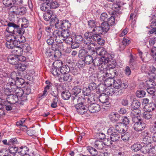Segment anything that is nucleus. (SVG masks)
I'll use <instances>...</instances> for the list:
<instances>
[{
	"label": "nucleus",
	"mask_w": 156,
	"mask_h": 156,
	"mask_svg": "<svg viewBox=\"0 0 156 156\" xmlns=\"http://www.w3.org/2000/svg\"><path fill=\"white\" fill-rule=\"evenodd\" d=\"M81 91V89L78 86H74L72 89V99L74 103L81 102L83 99L82 97H79L77 95Z\"/></svg>",
	"instance_id": "nucleus-6"
},
{
	"label": "nucleus",
	"mask_w": 156,
	"mask_h": 156,
	"mask_svg": "<svg viewBox=\"0 0 156 156\" xmlns=\"http://www.w3.org/2000/svg\"><path fill=\"white\" fill-rule=\"evenodd\" d=\"M129 119L127 117L125 116L123 117L122 122L121 123L123 124V126L125 128H126L127 127V125L129 124Z\"/></svg>",
	"instance_id": "nucleus-59"
},
{
	"label": "nucleus",
	"mask_w": 156,
	"mask_h": 156,
	"mask_svg": "<svg viewBox=\"0 0 156 156\" xmlns=\"http://www.w3.org/2000/svg\"><path fill=\"white\" fill-rule=\"evenodd\" d=\"M24 46V44H21L17 45L14 48L13 50L12 51V52L15 55H14V56H16V57L19 55L23 54V48Z\"/></svg>",
	"instance_id": "nucleus-15"
},
{
	"label": "nucleus",
	"mask_w": 156,
	"mask_h": 156,
	"mask_svg": "<svg viewBox=\"0 0 156 156\" xmlns=\"http://www.w3.org/2000/svg\"><path fill=\"white\" fill-rule=\"evenodd\" d=\"M115 128V130L117 132L119 133H122L125 131V127L123 126V124L121 122H118L115 125L114 127Z\"/></svg>",
	"instance_id": "nucleus-28"
},
{
	"label": "nucleus",
	"mask_w": 156,
	"mask_h": 156,
	"mask_svg": "<svg viewBox=\"0 0 156 156\" xmlns=\"http://www.w3.org/2000/svg\"><path fill=\"white\" fill-rule=\"evenodd\" d=\"M151 149V146L147 144L141 147V151L143 153H147L150 151V149Z\"/></svg>",
	"instance_id": "nucleus-44"
},
{
	"label": "nucleus",
	"mask_w": 156,
	"mask_h": 156,
	"mask_svg": "<svg viewBox=\"0 0 156 156\" xmlns=\"http://www.w3.org/2000/svg\"><path fill=\"white\" fill-rule=\"evenodd\" d=\"M58 19L57 17L55 15H54L52 16V17L51 18L50 20V24L51 25L55 26V24L58 21Z\"/></svg>",
	"instance_id": "nucleus-58"
},
{
	"label": "nucleus",
	"mask_w": 156,
	"mask_h": 156,
	"mask_svg": "<svg viewBox=\"0 0 156 156\" xmlns=\"http://www.w3.org/2000/svg\"><path fill=\"white\" fill-rule=\"evenodd\" d=\"M109 118L110 120L113 122L118 121L119 119V115L116 112L111 113L109 115Z\"/></svg>",
	"instance_id": "nucleus-29"
},
{
	"label": "nucleus",
	"mask_w": 156,
	"mask_h": 156,
	"mask_svg": "<svg viewBox=\"0 0 156 156\" xmlns=\"http://www.w3.org/2000/svg\"><path fill=\"white\" fill-rule=\"evenodd\" d=\"M115 90V88L112 86L107 87V89L105 90V93L108 95L112 96L114 94V91Z\"/></svg>",
	"instance_id": "nucleus-36"
},
{
	"label": "nucleus",
	"mask_w": 156,
	"mask_h": 156,
	"mask_svg": "<svg viewBox=\"0 0 156 156\" xmlns=\"http://www.w3.org/2000/svg\"><path fill=\"white\" fill-rule=\"evenodd\" d=\"M18 152L23 156L29 155V149L26 146L21 147L18 149Z\"/></svg>",
	"instance_id": "nucleus-30"
},
{
	"label": "nucleus",
	"mask_w": 156,
	"mask_h": 156,
	"mask_svg": "<svg viewBox=\"0 0 156 156\" xmlns=\"http://www.w3.org/2000/svg\"><path fill=\"white\" fill-rule=\"evenodd\" d=\"M101 81L102 82H104V84L107 87H111L114 82V79L110 77L106 78L105 77V78L101 79Z\"/></svg>",
	"instance_id": "nucleus-26"
},
{
	"label": "nucleus",
	"mask_w": 156,
	"mask_h": 156,
	"mask_svg": "<svg viewBox=\"0 0 156 156\" xmlns=\"http://www.w3.org/2000/svg\"><path fill=\"white\" fill-rule=\"evenodd\" d=\"M130 113V116L133 118V121L135 122V120H138V117L141 115V111L139 109H132Z\"/></svg>",
	"instance_id": "nucleus-17"
},
{
	"label": "nucleus",
	"mask_w": 156,
	"mask_h": 156,
	"mask_svg": "<svg viewBox=\"0 0 156 156\" xmlns=\"http://www.w3.org/2000/svg\"><path fill=\"white\" fill-rule=\"evenodd\" d=\"M62 35L60 30H56L53 32V35L56 42L62 44V43L65 41V39L63 38Z\"/></svg>",
	"instance_id": "nucleus-11"
},
{
	"label": "nucleus",
	"mask_w": 156,
	"mask_h": 156,
	"mask_svg": "<svg viewBox=\"0 0 156 156\" xmlns=\"http://www.w3.org/2000/svg\"><path fill=\"white\" fill-rule=\"evenodd\" d=\"M3 3L5 6L9 7L10 10H12L15 6L13 5V0H3Z\"/></svg>",
	"instance_id": "nucleus-35"
},
{
	"label": "nucleus",
	"mask_w": 156,
	"mask_h": 156,
	"mask_svg": "<svg viewBox=\"0 0 156 156\" xmlns=\"http://www.w3.org/2000/svg\"><path fill=\"white\" fill-rule=\"evenodd\" d=\"M97 55L101 56L100 59L94 60L95 66H98L99 68H115L116 65L115 60L112 61L114 58L113 54L108 53L105 48L102 47L95 48Z\"/></svg>",
	"instance_id": "nucleus-1"
},
{
	"label": "nucleus",
	"mask_w": 156,
	"mask_h": 156,
	"mask_svg": "<svg viewBox=\"0 0 156 156\" xmlns=\"http://www.w3.org/2000/svg\"><path fill=\"white\" fill-rule=\"evenodd\" d=\"M46 3L50 9L57 8L59 5V4L55 0H47Z\"/></svg>",
	"instance_id": "nucleus-22"
},
{
	"label": "nucleus",
	"mask_w": 156,
	"mask_h": 156,
	"mask_svg": "<svg viewBox=\"0 0 156 156\" xmlns=\"http://www.w3.org/2000/svg\"><path fill=\"white\" fill-rule=\"evenodd\" d=\"M25 120L24 119H22L20 121L17 122L16 125L17 126H20L21 129H26L27 128V126L25 125H23V124L24 123Z\"/></svg>",
	"instance_id": "nucleus-60"
},
{
	"label": "nucleus",
	"mask_w": 156,
	"mask_h": 156,
	"mask_svg": "<svg viewBox=\"0 0 156 156\" xmlns=\"http://www.w3.org/2000/svg\"><path fill=\"white\" fill-rule=\"evenodd\" d=\"M26 69H20L18 70V74L20 76H24L26 78H28L27 75L28 73H27V71L25 70Z\"/></svg>",
	"instance_id": "nucleus-54"
},
{
	"label": "nucleus",
	"mask_w": 156,
	"mask_h": 156,
	"mask_svg": "<svg viewBox=\"0 0 156 156\" xmlns=\"http://www.w3.org/2000/svg\"><path fill=\"white\" fill-rule=\"evenodd\" d=\"M140 106V102L137 100H133L130 105V109H139Z\"/></svg>",
	"instance_id": "nucleus-34"
},
{
	"label": "nucleus",
	"mask_w": 156,
	"mask_h": 156,
	"mask_svg": "<svg viewBox=\"0 0 156 156\" xmlns=\"http://www.w3.org/2000/svg\"><path fill=\"white\" fill-rule=\"evenodd\" d=\"M146 94L145 92L142 90H139L136 91V95L138 98H141L144 97Z\"/></svg>",
	"instance_id": "nucleus-61"
},
{
	"label": "nucleus",
	"mask_w": 156,
	"mask_h": 156,
	"mask_svg": "<svg viewBox=\"0 0 156 156\" xmlns=\"http://www.w3.org/2000/svg\"><path fill=\"white\" fill-rule=\"evenodd\" d=\"M62 22V29L69 30L71 26V23L69 21L67 20H63Z\"/></svg>",
	"instance_id": "nucleus-38"
},
{
	"label": "nucleus",
	"mask_w": 156,
	"mask_h": 156,
	"mask_svg": "<svg viewBox=\"0 0 156 156\" xmlns=\"http://www.w3.org/2000/svg\"><path fill=\"white\" fill-rule=\"evenodd\" d=\"M78 56L87 64H89L93 62L94 66H95L94 64V60L96 59H99V58H96L93 60L92 57L89 54L88 52L84 49L80 50L79 51Z\"/></svg>",
	"instance_id": "nucleus-3"
},
{
	"label": "nucleus",
	"mask_w": 156,
	"mask_h": 156,
	"mask_svg": "<svg viewBox=\"0 0 156 156\" xmlns=\"http://www.w3.org/2000/svg\"><path fill=\"white\" fill-rule=\"evenodd\" d=\"M154 110L153 106H150V105L146 106L145 110L143 114V117L146 119H149L152 118L153 113L152 111Z\"/></svg>",
	"instance_id": "nucleus-10"
},
{
	"label": "nucleus",
	"mask_w": 156,
	"mask_h": 156,
	"mask_svg": "<svg viewBox=\"0 0 156 156\" xmlns=\"http://www.w3.org/2000/svg\"><path fill=\"white\" fill-rule=\"evenodd\" d=\"M62 98L65 100H68L70 97L71 94L68 90L63 91L61 94Z\"/></svg>",
	"instance_id": "nucleus-39"
},
{
	"label": "nucleus",
	"mask_w": 156,
	"mask_h": 156,
	"mask_svg": "<svg viewBox=\"0 0 156 156\" xmlns=\"http://www.w3.org/2000/svg\"><path fill=\"white\" fill-rule=\"evenodd\" d=\"M22 34L13 35V38L15 39V41L18 45L23 44V43L26 41L25 37Z\"/></svg>",
	"instance_id": "nucleus-19"
},
{
	"label": "nucleus",
	"mask_w": 156,
	"mask_h": 156,
	"mask_svg": "<svg viewBox=\"0 0 156 156\" xmlns=\"http://www.w3.org/2000/svg\"><path fill=\"white\" fill-rule=\"evenodd\" d=\"M83 43L85 44H91L92 41L91 37L90 36V31L85 33L84 34Z\"/></svg>",
	"instance_id": "nucleus-24"
},
{
	"label": "nucleus",
	"mask_w": 156,
	"mask_h": 156,
	"mask_svg": "<svg viewBox=\"0 0 156 156\" xmlns=\"http://www.w3.org/2000/svg\"><path fill=\"white\" fill-rule=\"evenodd\" d=\"M121 139L124 141H127L130 137V135L128 133H123L121 136Z\"/></svg>",
	"instance_id": "nucleus-43"
},
{
	"label": "nucleus",
	"mask_w": 156,
	"mask_h": 156,
	"mask_svg": "<svg viewBox=\"0 0 156 156\" xmlns=\"http://www.w3.org/2000/svg\"><path fill=\"white\" fill-rule=\"evenodd\" d=\"M90 36L91 37L92 39L94 41L96 42L100 45H103L105 41L100 35L101 34H99L97 30L94 27L91 31L90 30Z\"/></svg>",
	"instance_id": "nucleus-4"
},
{
	"label": "nucleus",
	"mask_w": 156,
	"mask_h": 156,
	"mask_svg": "<svg viewBox=\"0 0 156 156\" xmlns=\"http://www.w3.org/2000/svg\"><path fill=\"white\" fill-rule=\"evenodd\" d=\"M23 22L24 23L25 21L26 23L22 24L21 27H20L19 25L16 24L13 22H9L8 23L7 25H4L5 26H8L6 29V31L12 34V35H15L16 32L19 34H23L25 32L24 28L28 27L29 22L28 20L26 19H23Z\"/></svg>",
	"instance_id": "nucleus-2"
},
{
	"label": "nucleus",
	"mask_w": 156,
	"mask_h": 156,
	"mask_svg": "<svg viewBox=\"0 0 156 156\" xmlns=\"http://www.w3.org/2000/svg\"><path fill=\"white\" fill-rule=\"evenodd\" d=\"M27 11L26 8L24 7L15 6L13 7L12 12L16 14L22 15L25 14Z\"/></svg>",
	"instance_id": "nucleus-14"
},
{
	"label": "nucleus",
	"mask_w": 156,
	"mask_h": 156,
	"mask_svg": "<svg viewBox=\"0 0 156 156\" xmlns=\"http://www.w3.org/2000/svg\"><path fill=\"white\" fill-rule=\"evenodd\" d=\"M54 51L50 48V47H49L46 48L45 53L48 57H52Z\"/></svg>",
	"instance_id": "nucleus-47"
},
{
	"label": "nucleus",
	"mask_w": 156,
	"mask_h": 156,
	"mask_svg": "<svg viewBox=\"0 0 156 156\" xmlns=\"http://www.w3.org/2000/svg\"><path fill=\"white\" fill-rule=\"evenodd\" d=\"M94 28L97 30L99 34L102 35L107 33L110 29L109 26L106 21L102 22L100 26H96Z\"/></svg>",
	"instance_id": "nucleus-9"
},
{
	"label": "nucleus",
	"mask_w": 156,
	"mask_h": 156,
	"mask_svg": "<svg viewBox=\"0 0 156 156\" xmlns=\"http://www.w3.org/2000/svg\"><path fill=\"white\" fill-rule=\"evenodd\" d=\"M110 13L112 16L107 19V21L106 22H107L109 26L110 25L113 26L115 24V17H116L117 14L115 12L113 11H112Z\"/></svg>",
	"instance_id": "nucleus-25"
},
{
	"label": "nucleus",
	"mask_w": 156,
	"mask_h": 156,
	"mask_svg": "<svg viewBox=\"0 0 156 156\" xmlns=\"http://www.w3.org/2000/svg\"><path fill=\"white\" fill-rule=\"evenodd\" d=\"M9 151L5 148H3L0 150V156H10Z\"/></svg>",
	"instance_id": "nucleus-55"
},
{
	"label": "nucleus",
	"mask_w": 156,
	"mask_h": 156,
	"mask_svg": "<svg viewBox=\"0 0 156 156\" xmlns=\"http://www.w3.org/2000/svg\"><path fill=\"white\" fill-rule=\"evenodd\" d=\"M142 146L139 143H136L134 144L131 147L132 149L134 151H137L141 150Z\"/></svg>",
	"instance_id": "nucleus-45"
},
{
	"label": "nucleus",
	"mask_w": 156,
	"mask_h": 156,
	"mask_svg": "<svg viewBox=\"0 0 156 156\" xmlns=\"http://www.w3.org/2000/svg\"><path fill=\"white\" fill-rule=\"evenodd\" d=\"M16 57L17 60H18L22 62L21 63H18L16 65V68H22V67L26 68L27 67H28L27 66V62H25L26 58L25 57L22 56V55H20Z\"/></svg>",
	"instance_id": "nucleus-13"
},
{
	"label": "nucleus",
	"mask_w": 156,
	"mask_h": 156,
	"mask_svg": "<svg viewBox=\"0 0 156 156\" xmlns=\"http://www.w3.org/2000/svg\"><path fill=\"white\" fill-rule=\"evenodd\" d=\"M14 93L16 94L15 95L17 96L18 98V97H22L24 93V91L22 89L18 87L17 89H16L15 91H14Z\"/></svg>",
	"instance_id": "nucleus-41"
},
{
	"label": "nucleus",
	"mask_w": 156,
	"mask_h": 156,
	"mask_svg": "<svg viewBox=\"0 0 156 156\" xmlns=\"http://www.w3.org/2000/svg\"><path fill=\"white\" fill-rule=\"evenodd\" d=\"M53 15L52 13V12L51 11H49L46 12L44 14L43 17L45 20L48 21L51 20L52 16Z\"/></svg>",
	"instance_id": "nucleus-37"
},
{
	"label": "nucleus",
	"mask_w": 156,
	"mask_h": 156,
	"mask_svg": "<svg viewBox=\"0 0 156 156\" xmlns=\"http://www.w3.org/2000/svg\"><path fill=\"white\" fill-rule=\"evenodd\" d=\"M114 87L115 88L119 89L121 87V82L120 80L118 79L116 80H114V82L113 83Z\"/></svg>",
	"instance_id": "nucleus-56"
},
{
	"label": "nucleus",
	"mask_w": 156,
	"mask_h": 156,
	"mask_svg": "<svg viewBox=\"0 0 156 156\" xmlns=\"http://www.w3.org/2000/svg\"><path fill=\"white\" fill-rule=\"evenodd\" d=\"M83 38L82 36L80 35H75L74 38V41L77 44H81L83 43Z\"/></svg>",
	"instance_id": "nucleus-50"
},
{
	"label": "nucleus",
	"mask_w": 156,
	"mask_h": 156,
	"mask_svg": "<svg viewBox=\"0 0 156 156\" xmlns=\"http://www.w3.org/2000/svg\"><path fill=\"white\" fill-rule=\"evenodd\" d=\"M17 57L16 56L11 55L8 58V61L10 64L12 65H15V67H16V65H17Z\"/></svg>",
	"instance_id": "nucleus-31"
},
{
	"label": "nucleus",
	"mask_w": 156,
	"mask_h": 156,
	"mask_svg": "<svg viewBox=\"0 0 156 156\" xmlns=\"http://www.w3.org/2000/svg\"><path fill=\"white\" fill-rule=\"evenodd\" d=\"M130 43V39L129 38L127 37H124L122 42V44L119 45L120 50H124L126 46L128 45Z\"/></svg>",
	"instance_id": "nucleus-20"
},
{
	"label": "nucleus",
	"mask_w": 156,
	"mask_h": 156,
	"mask_svg": "<svg viewBox=\"0 0 156 156\" xmlns=\"http://www.w3.org/2000/svg\"><path fill=\"white\" fill-rule=\"evenodd\" d=\"M88 25L89 28H94L96 26V21L95 20H91L88 21Z\"/></svg>",
	"instance_id": "nucleus-57"
},
{
	"label": "nucleus",
	"mask_w": 156,
	"mask_h": 156,
	"mask_svg": "<svg viewBox=\"0 0 156 156\" xmlns=\"http://www.w3.org/2000/svg\"><path fill=\"white\" fill-rule=\"evenodd\" d=\"M103 143L101 141L97 140L95 142V147L99 149H101L103 147Z\"/></svg>",
	"instance_id": "nucleus-62"
},
{
	"label": "nucleus",
	"mask_w": 156,
	"mask_h": 156,
	"mask_svg": "<svg viewBox=\"0 0 156 156\" xmlns=\"http://www.w3.org/2000/svg\"><path fill=\"white\" fill-rule=\"evenodd\" d=\"M101 109L100 105L96 103H93L89 105L88 109L89 111L92 113H94L98 112Z\"/></svg>",
	"instance_id": "nucleus-16"
},
{
	"label": "nucleus",
	"mask_w": 156,
	"mask_h": 156,
	"mask_svg": "<svg viewBox=\"0 0 156 156\" xmlns=\"http://www.w3.org/2000/svg\"><path fill=\"white\" fill-rule=\"evenodd\" d=\"M110 137V139L112 141L115 142L119 140L120 138V135L115 133L111 136Z\"/></svg>",
	"instance_id": "nucleus-42"
},
{
	"label": "nucleus",
	"mask_w": 156,
	"mask_h": 156,
	"mask_svg": "<svg viewBox=\"0 0 156 156\" xmlns=\"http://www.w3.org/2000/svg\"><path fill=\"white\" fill-rule=\"evenodd\" d=\"M133 125L134 130L137 132H141L147 127V124L142 120L138 119L135 120Z\"/></svg>",
	"instance_id": "nucleus-8"
},
{
	"label": "nucleus",
	"mask_w": 156,
	"mask_h": 156,
	"mask_svg": "<svg viewBox=\"0 0 156 156\" xmlns=\"http://www.w3.org/2000/svg\"><path fill=\"white\" fill-rule=\"evenodd\" d=\"M9 152L12 154V156H13L18 151V148L15 146L10 147L9 148Z\"/></svg>",
	"instance_id": "nucleus-53"
},
{
	"label": "nucleus",
	"mask_w": 156,
	"mask_h": 156,
	"mask_svg": "<svg viewBox=\"0 0 156 156\" xmlns=\"http://www.w3.org/2000/svg\"><path fill=\"white\" fill-rule=\"evenodd\" d=\"M121 6L119 3H115L113 4L112 6V9L114 11H113L116 13L117 12L119 11L121 8Z\"/></svg>",
	"instance_id": "nucleus-46"
},
{
	"label": "nucleus",
	"mask_w": 156,
	"mask_h": 156,
	"mask_svg": "<svg viewBox=\"0 0 156 156\" xmlns=\"http://www.w3.org/2000/svg\"><path fill=\"white\" fill-rule=\"evenodd\" d=\"M59 69H51L50 72L53 75L58 76L60 74Z\"/></svg>",
	"instance_id": "nucleus-63"
},
{
	"label": "nucleus",
	"mask_w": 156,
	"mask_h": 156,
	"mask_svg": "<svg viewBox=\"0 0 156 156\" xmlns=\"http://www.w3.org/2000/svg\"><path fill=\"white\" fill-rule=\"evenodd\" d=\"M11 39L9 41H7L5 43L6 47L9 49H13L16 46L18 45L15 41V39L13 38V35H11Z\"/></svg>",
	"instance_id": "nucleus-18"
},
{
	"label": "nucleus",
	"mask_w": 156,
	"mask_h": 156,
	"mask_svg": "<svg viewBox=\"0 0 156 156\" xmlns=\"http://www.w3.org/2000/svg\"><path fill=\"white\" fill-rule=\"evenodd\" d=\"M77 102L79 103L75 105L76 111L79 114L81 115H83L87 111V108L86 106L83 105V103L82 102V101L81 102Z\"/></svg>",
	"instance_id": "nucleus-12"
},
{
	"label": "nucleus",
	"mask_w": 156,
	"mask_h": 156,
	"mask_svg": "<svg viewBox=\"0 0 156 156\" xmlns=\"http://www.w3.org/2000/svg\"><path fill=\"white\" fill-rule=\"evenodd\" d=\"M92 90L89 89V87H84L83 90V92L84 95L89 96L90 94V93Z\"/></svg>",
	"instance_id": "nucleus-64"
},
{
	"label": "nucleus",
	"mask_w": 156,
	"mask_h": 156,
	"mask_svg": "<svg viewBox=\"0 0 156 156\" xmlns=\"http://www.w3.org/2000/svg\"><path fill=\"white\" fill-rule=\"evenodd\" d=\"M62 30L61 31V33L62 34V36L63 38L64 39L66 37H68L70 36V33L69 30L67 29H62Z\"/></svg>",
	"instance_id": "nucleus-49"
},
{
	"label": "nucleus",
	"mask_w": 156,
	"mask_h": 156,
	"mask_svg": "<svg viewBox=\"0 0 156 156\" xmlns=\"http://www.w3.org/2000/svg\"><path fill=\"white\" fill-rule=\"evenodd\" d=\"M14 82L17 86H22L24 83L25 81L23 79L20 78L19 76Z\"/></svg>",
	"instance_id": "nucleus-51"
},
{
	"label": "nucleus",
	"mask_w": 156,
	"mask_h": 156,
	"mask_svg": "<svg viewBox=\"0 0 156 156\" xmlns=\"http://www.w3.org/2000/svg\"><path fill=\"white\" fill-rule=\"evenodd\" d=\"M63 46V45L62 43V44H60V43H57L56 42L55 43L54 42L52 45L50 46V48L53 51H55V50H58L59 47H62Z\"/></svg>",
	"instance_id": "nucleus-52"
},
{
	"label": "nucleus",
	"mask_w": 156,
	"mask_h": 156,
	"mask_svg": "<svg viewBox=\"0 0 156 156\" xmlns=\"http://www.w3.org/2000/svg\"><path fill=\"white\" fill-rule=\"evenodd\" d=\"M98 98L99 101L102 103H106L107 105H109V103L108 102L109 97L105 93H103L101 94L99 96Z\"/></svg>",
	"instance_id": "nucleus-23"
},
{
	"label": "nucleus",
	"mask_w": 156,
	"mask_h": 156,
	"mask_svg": "<svg viewBox=\"0 0 156 156\" xmlns=\"http://www.w3.org/2000/svg\"><path fill=\"white\" fill-rule=\"evenodd\" d=\"M53 56H52V59L53 60H55V62L53 63L54 64L55 63L57 64V66H56L54 68H62V62L60 60H58L62 55V53L61 51L59 50H55L54 51Z\"/></svg>",
	"instance_id": "nucleus-7"
},
{
	"label": "nucleus",
	"mask_w": 156,
	"mask_h": 156,
	"mask_svg": "<svg viewBox=\"0 0 156 156\" xmlns=\"http://www.w3.org/2000/svg\"><path fill=\"white\" fill-rule=\"evenodd\" d=\"M155 69H152V70L146 71L150 79L149 80L146 82V86L147 87H154L156 85L155 82L154 81L156 77V75L154 73Z\"/></svg>",
	"instance_id": "nucleus-5"
},
{
	"label": "nucleus",
	"mask_w": 156,
	"mask_h": 156,
	"mask_svg": "<svg viewBox=\"0 0 156 156\" xmlns=\"http://www.w3.org/2000/svg\"><path fill=\"white\" fill-rule=\"evenodd\" d=\"M108 75V73L107 70H104V69H100L98 72L97 77L98 78L100 81L101 80V79L105 78V77H107Z\"/></svg>",
	"instance_id": "nucleus-27"
},
{
	"label": "nucleus",
	"mask_w": 156,
	"mask_h": 156,
	"mask_svg": "<svg viewBox=\"0 0 156 156\" xmlns=\"http://www.w3.org/2000/svg\"><path fill=\"white\" fill-rule=\"evenodd\" d=\"M143 141L144 144L149 145L152 142V137L151 136H144L143 138Z\"/></svg>",
	"instance_id": "nucleus-48"
},
{
	"label": "nucleus",
	"mask_w": 156,
	"mask_h": 156,
	"mask_svg": "<svg viewBox=\"0 0 156 156\" xmlns=\"http://www.w3.org/2000/svg\"><path fill=\"white\" fill-rule=\"evenodd\" d=\"M87 150L92 156H96L98 154V152L94 147H87Z\"/></svg>",
	"instance_id": "nucleus-40"
},
{
	"label": "nucleus",
	"mask_w": 156,
	"mask_h": 156,
	"mask_svg": "<svg viewBox=\"0 0 156 156\" xmlns=\"http://www.w3.org/2000/svg\"><path fill=\"white\" fill-rule=\"evenodd\" d=\"M6 86L9 87V88L12 93H13L16 89L18 87L16 83H14L13 82H9L7 83Z\"/></svg>",
	"instance_id": "nucleus-32"
},
{
	"label": "nucleus",
	"mask_w": 156,
	"mask_h": 156,
	"mask_svg": "<svg viewBox=\"0 0 156 156\" xmlns=\"http://www.w3.org/2000/svg\"><path fill=\"white\" fill-rule=\"evenodd\" d=\"M137 57L135 56L131 55L130 56V60L129 61L130 67H134V66L135 65L136 63Z\"/></svg>",
	"instance_id": "nucleus-33"
},
{
	"label": "nucleus",
	"mask_w": 156,
	"mask_h": 156,
	"mask_svg": "<svg viewBox=\"0 0 156 156\" xmlns=\"http://www.w3.org/2000/svg\"><path fill=\"white\" fill-rule=\"evenodd\" d=\"M18 100L17 96L15 94L12 93L10 95H8L6 98V101L9 103L10 104H14L17 102Z\"/></svg>",
	"instance_id": "nucleus-21"
}]
</instances>
